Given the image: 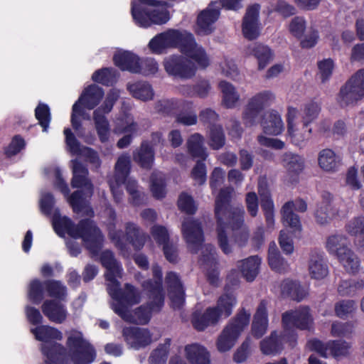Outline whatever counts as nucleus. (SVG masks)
<instances>
[{"instance_id":"obj_48","label":"nucleus","mask_w":364,"mask_h":364,"mask_svg":"<svg viewBox=\"0 0 364 364\" xmlns=\"http://www.w3.org/2000/svg\"><path fill=\"white\" fill-rule=\"evenodd\" d=\"M131 171V159L128 154L121 155L115 164V181L117 183H125Z\"/></svg>"},{"instance_id":"obj_40","label":"nucleus","mask_w":364,"mask_h":364,"mask_svg":"<svg viewBox=\"0 0 364 364\" xmlns=\"http://www.w3.org/2000/svg\"><path fill=\"white\" fill-rule=\"evenodd\" d=\"M309 271L312 279L320 280L328 274V267L325 259L318 254H314L309 263Z\"/></svg>"},{"instance_id":"obj_55","label":"nucleus","mask_w":364,"mask_h":364,"mask_svg":"<svg viewBox=\"0 0 364 364\" xmlns=\"http://www.w3.org/2000/svg\"><path fill=\"white\" fill-rule=\"evenodd\" d=\"M209 146L213 150H219L225 144V135L221 125L211 126L209 129Z\"/></svg>"},{"instance_id":"obj_47","label":"nucleus","mask_w":364,"mask_h":364,"mask_svg":"<svg viewBox=\"0 0 364 364\" xmlns=\"http://www.w3.org/2000/svg\"><path fill=\"white\" fill-rule=\"evenodd\" d=\"M150 232L158 246L162 247V250H175L173 244L170 242V235L166 227L154 225L151 227Z\"/></svg>"},{"instance_id":"obj_61","label":"nucleus","mask_w":364,"mask_h":364,"mask_svg":"<svg viewBox=\"0 0 364 364\" xmlns=\"http://www.w3.org/2000/svg\"><path fill=\"white\" fill-rule=\"evenodd\" d=\"M177 206L181 212L188 215H193L197 210L193 197L186 192H182L179 195Z\"/></svg>"},{"instance_id":"obj_21","label":"nucleus","mask_w":364,"mask_h":364,"mask_svg":"<svg viewBox=\"0 0 364 364\" xmlns=\"http://www.w3.org/2000/svg\"><path fill=\"white\" fill-rule=\"evenodd\" d=\"M269 327L268 302L265 300L260 301L253 316L251 331L256 338H262L267 331Z\"/></svg>"},{"instance_id":"obj_60","label":"nucleus","mask_w":364,"mask_h":364,"mask_svg":"<svg viewBox=\"0 0 364 364\" xmlns=\"http://www.w3.org/2000/svg\"><path fill=\"white\" fill-rule=\"evenodd\" d=\"M357 309V305L353 300H342L335 304L336 315L343 319L350 316Z\"/></svg>"},{"instance_id":"obj_19","label":"nucleus","mask_w":364,"mask_h":364,"mask_svg":"<svg viewBox=\"0 0 364 364\" xmlns=\"http://www.w3.org/2000/svg\"><path fill=\"white\" fill-rule=\"evenodd\" d=\"M122 334L127 343L135 350L145 348L152 342V335L148 328L125 327Z\"/></svg>"},{"instance_id":"obj_46","label":"nucleus","mask_w":364,"mask_h":364,"mask_svg":"<svg viewBox=\"0 0 364 364\" xmlns=\"http://www.w3.org/2000/svg\"><path fill=\"white\" fill-rule=\"evenodd\" d=\"M150 191L154 198L161 200L166 196V181L160 172H153L150 176Z\"/></svg>"},{"instance_id":"obj_62","label":"nucleus","mask_w":364,"mask_h":364,"mask_svg":"<svg viewBox=\"0 0 364 364\" xmlns=\"http://www.w3.org/2000/svg\"><path fill=\"white\" fill-rule=\"evenodd\" d=\"M320 111L321 107L317 102L311 101L306 104L301 122L305 123L306 127V124L310 125L318 117Z\"/></svg>"},{"instance_id":"obj_27","label":"nucleus","mask_w":364,"mask_h":364,"mask_svg":"<svg viewBox=\"0 0 364 364\" xmlns=\"http://www.w3.org/2000/svg\"><path fill=\"white\" fill-rule=\"evenodd\" d=\"M41 309L48 320L55 323H64L68 316L66 306L55 300H46L42 304Z\"/></svg>"},{"instance_id":"obj_26","label":"nucleus","mask_w":364,"mask_h":364,"mask_svg":"<svg viewBox=\"0 0 364 364\" xmlns=\"http://www.w3.org/2000/svg\"><path fill=\"white\" fill-rule=\"evenodd\" d=\"M166 282L173 308L180 309L185 302V293L178 276L174 272H168L166 277Z\"/></svg>"},{"instance_id":"obj_43","label":"nucleus","mask_w":364,"mask_h":364,"mask_svg":"<svg viewBox=\"0 0 364 364\" xmlns=\"http://www.w3.org/2000/svg\"><path fill=\"white\" fill-rule=\"evenodd\" d=\"M231 193L232 190L230 188H223L220 190L215 202V218H223V215H225V212L233 208L230 204Z\"/></svg>"},{"instance_id":"obj_12","label":"nucleus","mask_w":364,"mask_h":364,"mask_svg":"<svg viewBox=\"0 0 364 364\" xmlns=\"http://www.w3.org/2000/svg\"><path fill=\"white\" fill-rule=\"evenodd\" d=\"M282 323L284 332H287L294 339V328L301 330L310 329L314 319L307 306H301L296 310L284 312L282 316Z\"/></svg>"},{"instance_id":"obj_14","label":"nucleus","mask_w":364,"mask_h":364,"mask_svg":"<svg viewBox=\"0 0 364 364\" xmlns=\"http://www.w3.org/2000/svg\"><path fill=\"white\" fill-rule=\"evenodd\" d=\"M166 72L181 79H190L196 75L197 68L188 58L181 55H172L164 60Z\"/></svg>"},{"instance_id":"obj_37","label":"nucleus","mask_w":364,"mask_h":364,"mask_svg":"<svg viewBox=\"0 0 364 364\" xmlns=\"http://www.w3.org/2000/svg\"><path fill=\"white\" fill-rule=\"evenodd\" d=\"M149 298L151 299V302L147 306H141L137 308L134 311V315H132L133 321H129V323H137L139 324H146L151 316L153 312H158L161 310L163 306H160L159 309H156L157 299L155 298V295L149 294Z\"/></svg>"},{"instance_id":"obj_39","label":"nucleus","mask_w":364,"mask_h":364,"mask_svg":"<svg viewBox=\"0 0 364 364\" xmlns=\"http://www.w3.org/2000/svg\"><path fill=\"white\" fill-rule=\"evenodd\" d=\"M281 294L284 297L300 301L307 295V291L296 281L286 279L281 284Z\"/></svg>"},{"instance_id":"obj_32","label":"nucleus","mask_w":364,"mask_h":364,"mask_svg":"<svg viewBox=\"0 0 364 364\" xmlns=\"http://www.w3.org/2000/svg\"><path fill=\"white\" fill-rule=\"evenodd\" d=\"M104 95L105 92L102 87L95 84H92L84 89L77 102L90 110L100 104Z\"/></svg>"},{"instance_id":"obj_49","label":"nucleus","mask_w":364,"mask_h":364,"mask_svg":"<svg viewBox=\"0 0 364 364\" xmlns=\"http://www.w3.org/2000/svg\"><path fill=\"white\" fill-rule=\"evenodd\" d=\"M245 210L242 207L232 208L225 212L223 219L227 220V228L230 227L232 230H240L244 225Z\"/></svg>"},{"instance_id":"obj_41","label":"nucleus","mask_w":364,"mask_h":364,"mask_svg":"<svg viewBox=\"0 0 364 364\" xmlns=\"http://www.w3.org/2000/svg\"><path fill=\"white\" fill-rule=\"evenodd\" d=\"M318 161L320 167L326 171H336L341 164V158L329 149L320 152Z\"/></svg>"},{"instance_id":"obj_33","label":"nucleus","mask_w":364,"mask_h":364,"mask_svg":"<svg viewBox=\"0 0 364 364\" xmlns=\"http://www.w3.org/2000/svg\"><path fill=\"white\" fill-rule=\"evenodd\" d=\"M260 124L264 133L267 135L277 136L284 130V124L281 116L275 110L264 112Z\"/></svg>"},{"instance_id":"obj_28","label":"nucleus","mask_w":364,"mask_h":364,"mask_svg":"<svg viewBox=\"0 0 364 364\" xmlns=\"http://www.w3.org/2000/svg\"><path fill=\"white\" fill-rule=\"evenodd\" d=\"M284 166L287 170L288 182L296 184L299 182V175L304 168V160L298 154L285 153L283 155Z\"/></svg>"},{"instance_id":"obj_58","label":"nucleus","mask_w":364,"mask_h":364,"mask_svg":"<svg viewBox=\"0 0 364 364\" xmlns=\"http://www.w3.org/2000/svg\"><path fill=\"white\" fill-rule=\"evenodd\" d=\"M350 241L346 236L333 235L327 238L326 247L328 250H350Z\"/></svg>"},{"instance_id":"obj_52","label":"nucleus","mask_w":364,"mask_h":364,"mask_svg":"<svg viewBox=\"0 0 364 364\" xmlns=\"http://www.w3.org/2000/svg\"><path fill=\"white\" fill-rule=\"evenodd\" d=\"M287 133L291 139V141L296 146H301L306 141L311 138L312 129L309 127V124H306V127L305 123L302 122L301 129H294V125H293L290 131L287 129Z\"/></svg>"},{"instance_id":"obj_54","label":"nucleus","mask_w":364,"mask_h":364,"mask_svg":"<svg viewBox=\"0 0 364 364\" xmlns=\"http://www.w3.org/2000/svg\"><path fill=\"white\" fill-rule=\"evenodd\" d=\"M44 287L50 297L59 301H64L67 296V287L60 281L48 280L44 282Z\"/></svg>"},{"instance_id":"obj_23","label":"nucleus","mask_w":364,"mask_h":364,"mask_svg":"<svg viewBox=\"0 0 364 364\" xmlns=\"http://www.w3.org/2000/svg\"><path fill=\"white\" fill-rule=\"evenodd\" d=\"M293 340L287 332L283 330L281 336L277 331H272L269 336L264 338L259 343L262 353L266 355H274L283 348V343Z\"/></svg>"},{"instance_id":"obj_45","label":"nucleus","mask_w":364,"mask_h":364,"mask_svg":"<svg viewBox=\"0 0 364 364\" xmlns=\"http://www.w3.org/2000/svg\"><path fill=\"white\" fill-rule=\"evenodd\" d=\"M203 136L195 133L187 141L188 151L193 158H198L205 161L208 156L205 149L203 146Z\"/></svg>"},{"instance_id":"obj_59","label":"nucleus","mask_w":364,"mask_h":364,"mask_svg":"<svg viewBox=\"0 0 364 364\" xmlns=\"http://www.w3.org/2000/svg\"><path fill=\"white\" fill-rule=\"evenodd\" d=\"M35 117L43 128V131L47 132L51 121L49 106L47 104L40 102L35 109Z\"/></svg>"},{"instance_id":"obj_11","label":"nucleus","mask_w":364,"mask_h":364,"mask_svg":"<svg viewBox=\"0 0 364 364\" xmlns=\"http://www.w3.org/2000/svg\"><path fill=\"white\" fill-rule=\"evenodd\" d=\"M364 97V68L358 70L341 87L338 102L341 107L356 103Z\"/></svg>"},{"instance_id":"obj_38","label":"nucleus","mask_w":364,"mask_h":364,"mask_svg":"<svg viewBox=\"0 0 364 364\" xmlns=\"http://www.w3.org/2000/svg\"><path fill=\"white\" fill-rule=\"evenodd\" d=\"M261 259L258 256H251L239 262L238 267L243 277L247 282H252L259 271Z\"/></svg>"},{"instance_id":"obj_3","label":"nucleus","mask_w":364,"mask_h":364,"mask_svg":"<svg viewBox=\"0 0 364 364\" xmlns=\"http://www.w3.org/2000/svg\"><path fill=\"white\" fill-rule=\"evenodd\" d=\"M72 162L73 177L71 186L73 188H82L71 193L68 202L75 213H81L87 207V198H90L94 193V186L89 178L87 168L77 159Z\"/></svg>"},{"instance_id":"obj_30","label":"nucleus","mask_w":364,"mask_h":364,"mask_svg":"<svg viewBox=\"0 0 364 364\" xmlns=\"http://www.w3.org/2000/svg\"><path fill=\"white\" fill-rule=\"evenodd\" d=\"M220 16V11L216 9H206L203 10L198 16L196 33L199 35H209L215 29L213 24Z\"/></svg>"},{"instance_id":"obj_10","label":"nucleus","mask_w":364,"mask_h":364,"mask_svg":"<svg viewBox=\"0 0 364 364\" xmlns=\"http://www.w3.org/2000/svg\"><path fill=\"white\" fill-rule=\"evenodd\" d=\"M186 30L169 28L167 31L158 33L149 43V48L152 53L162 54L168 48H178L180 50L182 43L183 46L188 42L185 38Z\"/></svg>"},{"instance_id":"obj_6","label":"nucleus","mask_w":364,"mask_h":364,"mask_svg":"<svg viewBox=\"0 0 364 364\" xmlns=\"http://www.w3.org/2000/svg\"><path fill=\"white\" fill-rule=\"evenodd\" d=\"M68 356L73 364H91L96 358V352L82 333L76 329L66 332Z\"/></svg>"},{"instance_id":"obj_4","label":"nucleus","mask_w":364,"mask_h":364,"mask_svg":"<svg viewBox=\"0 0 364 364\" xmlns=\"http://www.w3.org/2000/svg\"><path fill=\"white\" fill-rule=\"evenodd\" d=\"M31 332L36 340L42 342L41 350L47 364H61L66 355L64 346L57 343L63 339L62 332L48 325L31 328Z\"/></svg>"},{"instance_id":"obj_9","label":"nucleus","mask_w":364,"mask_h":364,"mask_svg":"<svg viewBox=\"0 0 364 364\" xmlns=\"http://www.w3.org/2000/svg\"><path fill=\"white\" fill-rule=\"evenodd\" d=\"M119 97V92L111 89L107 94L103 103L93 112V120L99 139L102 143L108 141L109 136V123L105 114H109Z\"/></svg>"},{"instance_id":"obj_42","label":"nucleus","mask_w":364,"mask_h":364,"mask_svg":"<svg viewBox=\"0 0 364 364\" xmlns=\"http://www.w3.org/2000/svg\"><path fill=\"white\" fill-rule=\"evenodd\" d=\"M127 88L133 97L142 101L151 100L154 95L151 85L146 82L137 81L129 83Z\"/></svg>"},{"instance_id":"obj_50","label":"nucleus","mask_w":364,"mask_h":364,"mask_svg":"<svg viewBox=\"0 0 364 364\" xmlns=\"http://www.w3.org/2000/svg\"><path fill=\"white\" fill-rule=\"evenodd\" d=\"M219 88L223 93V105L226 108L234 107L239 100V95L234 86L225 80H222L219 82Z\"/></svg>"},{"instance_id":"obj_15","label":"nucleus","mask_w":364,"mask_h":364,"mask_svg":"<svg viewBox=\"0 0 364 364\" xmlns=\"http://www.w3.org/2000/svg\"><path fill=\"white\" fill-rule=\"evenodd\" d=\"M294 209L298 212L304 213L307 204L303 199L299 198L285 203L281 209L282 220L285 227H289L292 232L300 234L302 230L299 216L294 213Z\"/></svg>"},{"instance_id":"obj_7","label":"nucleus","mask_w":364,"mask_h":364,"mask_svg":"<svg viewBox=\"0 0 364 364\" xmlns=\"http://www.w3.org/2000/svg\"><path fill=\"white\" fill-rule=\"evenodd\" d=\"M250 313L241 309L235 316L223 328L216 341V347L219 352L229 351L235 344L242 332L249 325Z\"/></svg>"},{"instance_id":"obj_2","label":"nucleus","mask_w":364,"mask_h":364,"mask_svg":"<svg viewBox=\"0 0 364 364\" xmlns=\"http://www.w3.org/2000/svg\"><path fill=\"white\" fill-rule=\"evenodd\" d=\"M52 226L58 236L65 238L68 235L73 239H81L87 250H101L104 235L100 229L90 218L81 219L77 224L66 215H61L55 208L51 218Z\"/></svg>"},{"instance_id":"obj_24","label":"nucleus","mask_w":364,"mask_h":364,"mask_svg":"<svg viewBox=\"0 0 364 364\" xmlns=\"http://www.w3.org/2000/svg\"><path fill=\"white\" fill-rule=\"evenodd\" d=\"M132 158L140 168L150 170L155 160V149L151 146L149 140H143L139 148L133 151Z\"/></svg>"},{"instance_id":"obj_63","label":"nucleus","mask_w":364,"mask_h":364,"mask_svg":"<svg viewBox=\"0 0 364 364\" xmlns=\"http://www.w3.org/2000/svg\"><path fill=\"white\" fill-rule=\"evenodd\" d=\"M364 282L360 281L344 280L342 281L338 287V291L341 296H351L353 295L358 289H363Z\"/></svg>"},{"instance_id":"obj_16","label":"nucleus","mask_w":364,"mask_h":364,"mask_svg":"<svg viewBox=\"0 0 364 364\" xmlns=\"http://www.w3.org/2000/svg\"><path fill=\"white\" fill-rule=\"evenodd\" d=\"M307 346L323 358L328 355H333L334 358L346 356L350 349V345L344 341H333L324 343L319 340L313 339L308 342Z\"/></svg>"},{"instance_id":"obj_36","label":"nucleus","mask_w":364,"mask_h":364,"mask_svg":"<svg viewBox=\"0 0 364 364\" xmlns=\"http://www.w3.org/2000/svg\"><path fill=\"white\" fill-rule=\"evenodd\" d=\"M248 53L254 56L258 63V69L263 70L273 58L272 49L262 43H255L249 46Z\"/></svg>"},{"instance_id":"obj_34","label":"nucleus","mask_w":364,"mask_h":364,"mask_svg":"<svg viewBox=\"0 0 364 364\" xmlns=\"http://www.w3.org/2000/svg\"><path fill=\"white\" fill-rule=\"evenodd\" d=\"M321 197L322 200L317 205L314 216L318 223L324 225L336 215V210L332 207L333 196L329 192H323Z\"/></svg>"},{"instance_id":"obj_25","label":"nucleus","mask_w":364,"mask_h":364,"mask_svg":"<svg viewBox=\"0 0 364 364\" xmlns=\"http://www.w3.org/2000/svg\"><path fill=\"white\" fill-rule=\"evenodd\" d=\"M63 133L65 136V144L71 154L76 155L84 154L92 163L99 161L97 152L88 146H83L82 148L80 141L76 139L70 128H65Z\"/></svg>"},{"instance_id":"obj_17","label":"nucleus","mask_w":364,"mask_h":364,"mask_svg":"<svg viewBox=\"0 0 364 364\" xmlns=\"http://www.w3.org/2000/svg\"><path fill=\"white\" fill-rule=\"evenodd\" d=\"M273 97L269 91L259 92L252 97L245 109L242 115L244 124L246 127L253 126L264 107L269 105V101Z\"/></svg>"},{"instance_id":"obj_35","label":"nucleus","mask_w":364,"mask_h":364,"mask_svg":"<svg viewBox=\"0 0 364 364\" xmlns=\"http://www.w3.org/2000/svg\"><path fill=\"white\" fill-rule=\"evenodd\" d=\"M182 232L187 243L199 245L203 242V232L200 223L194 220L185 221L182 224Z\"/></svg>"},{"instance_id":"obj_29","label":"nucleus","mask_w":364,"mask_h":364,"mask_svg":"<svg viewBox=\"0 0 364 364\" xmlns=\"http://www.w3.org/2000/svg\"><path fill=\"white\" fill-rule=\"evenodd\" d=\"M152 272L154 281L147 280L142 284V286L149 294L155 295V298L157 299L156 309H159V307L163 306L164 302V294L162 288V272L161 267L156 264L152 267Z\"/></svg>"},{"instance_id":"obj_22","label":"nucleus","mask_w":364,"mask_h":364,"mask_svg":"<svg viewBox=\"0 0 364 364\" xmlns=\"http://www.w3.org/2000/svg\"><path fill=\"white\" fill-rule=\"evenodd\" d=\"M257 190L267 228L272 229L274 225V205L271 192L265 183H259Z\"/></svg>"},{"instance_id":"obj_1","label":"nucleus","mask_w":364,"mask_h":364,"mask_svg":"<svg viewBox=\"0 0 364 364\" xmlns=\"http://www.w3.org/2000/svg\"><path fill=\"white\" fill-rule=\"evenodd\" d=\"M92 252L91 257L96 259L99 257L102 265L107 269L105 278L107 281V291L112 301L110 303L112 309L125 321H133L132 313L129 310L130 306L140 302L139 292L132 285L126 284L124 289L120 287L117 277H122V268L114 259L112 252Z\"/></svg>"},{"instance_id":"obj_64","label":"nucleus","mask_w":364,"mask_h":364,"mask_svg":"<svg viewBox=\"0 0 364 364\" xmlns=\"http://www.w3.org/2000/svg\"><path fill=\"white\" fill-rule=\"evenodd\" d=\"M26 147V141L19 134L15 135L11 139L10 144L5 149V155L11 158L17 155Z\"/></svg>"},{"instance_id":"obj_8","label":"nucleus","mask_w":364,"mask_h":364,"mask_svg":"<svg viewBox=\"0 0 364 364\" xmlns=\"http://www.w3.org/2000/svg\"><path fill=\"white\" fill-rule=\"evenodd\" d=\"M110 238L115 246L123 250L127 245L133 247L134 250H141L149 235L134 223H127L125 231L116 230L110 233Z\"/></svg>"},{"instance_id":"obj_31","label":"nucleus","mask_w":364,"mask_h":364,"mask_svg":"<svg viewBox=\"0 0 364 364\" xmlns=\"http://www.w3.org/2000/svg\"><path fill=\"white\" fill-rule=\"evenodd\" d=\"M113 63L120 70L136 74L139 56L132 51L123 50L114 54Z\"/></svg>"},{"instance_id":"obj_53","label":"nucleus","mask_w":364,"mask_h":364,"mask_svg":"<svg viewBox=\"0 0 364 364\" xmlns=\"http://www.w3.org/2000/svg\"><path fill=\"white\" fill-rule=\"evenodd\" d=\"M340 262L345 269L351 273H355L360 267V260L354 254V252H334Z\"/></svg>"},{"instance_id":"obj_20","label":"nucleus","mask_w":364,"mask_h":364,"mask_svg":"<svg viewBox=\"0 0 364 364\" xmlns=\"http://www.w3.org/2000/svg\"><path fill=\"white\" fill-rule=\"evenodd\" d=\"M259 5L255 4L249 6L243 17L242 31L244 37L250 41L257 38L259 29Z\"/></svg>"},{"instance_id":"obj_56","label":"nucleus","mask_w":364,"mask_h":364,"mask_svg":"<svg viewBox=\"0 0 364 364\" xmlns=\"http://www.w3.org/2000/svg\"><path fill=\"white\" fill-rule=\"evenodd\" d=\"M158 70L159 64L154 58H141L139 57V63L137 67V72L136 74H139L145 77H149L156 75Z\"/></svg>"},{"instance_id":"obj_44","label":"nucleus","mask_w":364,"mask_h":364,"mask_svg":"<svg viewBox=\"0 0 364 364\" xmlns=\"http://www.w3.org/2000/svg\"><path fill=\"white\" fill-rule=\"evenodd\" d=\"M200 262L207 271V277L209 282L213 286H218L220 280L214 254L212 252H206L200 259Z\"/></svg>"},{"instance_id":"obj_57","label":"nucleus","mask_w":364,"mask_h":364,"mask_svg":"<svg viewBox=\"0 0 364 364\" xmlns=\"http://www.w3.org/2000/svg\"><path fill=\"white\" fill-rule=\"evenodd\" d=\"M345 230L351 236L360 237L364 246V216L359 215L350 219L345 225Z\"/></svg>"},{"instance_id":"obj_51","label":"nucleus","mask_w":364,"mask_h":364,"mask_svg":"<svg viewBox=\"0 0 364 364\" xmlns=\"http://www.w3.org/2000/svg\"><path fill=\"white\" fill-rule=\"evenodd\" d=\"M117 71L113 68H102L95 70L92 80L104 86H112L116 82Z\"/></svg>"},{"instance_id":"obj_5","label":"nucleus","mask_w":364,"mask_h":364,"mask_svg":"<svg viewBox=\"0 0 364 364\" xmlns=\"http://www.w3.org/2000/svg\"><path fill=\"white\" fill-rule=\"evenodd\" d=\"M237 304L235 296L232 294L221 295L215 306L206 309L204 313L195 312L192 317V324L198 331H203L208 326L215 325L220 319L229 317Z\"/></svg>"},{"instance_id":"obj_13","label":"nucleus","mask_w":364,"mask_h":364,"mask_svg":"<svg viewBox=\"0 0 364 364\" xmlns=\"http://www.w3.org/2000/svg\"><path fill=\"white\" fill-rule=\"evenodd\" d=\"M131 11L136 24L143 28L150 27L153 24L163 25L170 19V14L166 9H149L141 5H133Z\"/></svg>"},{"instance_id":"obj_18","label":"nucleus","mask_w":364,"mask_h":364,"mask_svg":"<svg viewBox=\"0 0 364 364\" xmlns=\"http://www.w3.org/2000/svg\"><path fill=\"white\" fill-rule=\"evenodd\" d=\"M184 38L188 39V43L186 46H183L184 43H182L180 51L186 57L194 60L200 68H206L210 65V60L205 50L197 44L194 36L191 33L186 31Z\"/></svg>"}]
</instances>
